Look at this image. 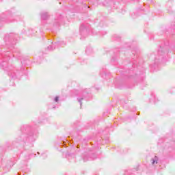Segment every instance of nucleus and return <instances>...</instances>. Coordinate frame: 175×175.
<instances>
[{"label":"nucleus","mask_w":175,"mask_h":175,"mask_svg":"<svg viewBox=\"0 0 175 175\" xmlns=\"http://www.w3.org/2000/svg\"><path fill=\"white\" fill-rule=\"evenodd\" d=\"M14 21H16V18L13 17L11 11H8L0 15V27H2L3 24H10V23H14Z\"/></svg>","instance_id":"nucleus-1"},{"label":"nucleus","mask_w":175,"mask_h":175,"mask_svg":"<svg viewBox=\"0 0 175 175\" xmlns=\"http://www.w3.org/2000/svg\"><path fill=\"white\" fill-rule=\"evenodd\" d=\"M62 44H63L62 42H55L52 45L48 46V50H50L51 51L53 50H55V49H58V47H59V46H61Z\"/></svg>","instance_id":"nucleus-2"},{"label":"nucleus","mask_w":175,"mask_h":175,"mask_svg":"<svg viewBox=\"0 0 175 175\" xmlns=\"http://www.w3.org/2000/svg\"><path fill=\"white\" fill-rule=\"evenodd\" d=\"M83 162H87V161H94V159H96V157L95 154H92V157L85 154L83 156Z\"/></svg>","instance_id":"nucleus-3"},{"label":"nucleus","mask_w":175,"mask_h":175,"mask_svg":"<svg viewBox=\"0 0 175 175\" xmlns=\"http://www.w3.org/2000/svg\"><path fill=\"white\" fill-rule=\"evenodd\" d=\"M36 140V135H34L33 133H30L26 137V142H35Z\"/></svg>","instance_id":"nucleus-4"},{"label":"nucleus","mask_w":175,"mask_h":175,"mask_svg":"<svg viewBox=\"0 0 175 175\" xmlns=\"http://www.w3.org/2000/svg\"><path fill=\"white\" fill-rule=\"evenodd\" d=\"M79 31L81 35H84V33L87 32V27H85V25L84 24L81 25L79 27Z\"/></svg>","instance_id":"nucleus-5"},{"label":"nucleus","mask_w":175,"mask_h":175,"mask_svg":"<svg viewBox=\"0 0 175 175\" xmlns=\"http://www.w3.org/2000/svg\"><path fill=\"white\" fill-rule=\"evenodd\" d=\"M3 58H4V61L3 62L1 66H3V68H6V65L8 64L6 61H8V59H10V56L6 54L5 56L3 57Z\"/></svg>","instance_id":"nucleus-6"},{"label":"nucleus","mask_w":175,"mask_h":175,"mask_svg":"<svg viewBox=\"0 0 175 175\" xmlns=\"http://www.w3.org/2000/svg\"><path fill=\"white\" fill-rule=\"evenodd\" d=\"M49 17H50V16L49 15L48 12H44L41 13L42 20H48Z\"/></svg>","instance_id":"nucleus-7"},{"label":"nucleus","mask_w":175,"mask_h":175,"mask_svg":"<svg viewBox=\"0 0 175 175\" xmlns=\"http://www.w3.org/2000/svg\"><path fill=\"white\" fill-rule=\"evenodd\" d=\"M151 162L152 165H154V163H158V157L155 156L153 159H151Z\"/></svg>","instance_id":"nucleus-8"},{"label":"nucleus","mask_w":175,"mask_h":175,"mask_svg":"<svg viewBox=\"0 0 175 175\" xmlns=\"http://www.w3.org/2000/svg\"><path fill=\"white\" fill-rule=\"evenodd\" d=\"M61 20H62V16H60L58 19L55 20L54 25H55V26L59 25V21H61Z\"/></svg>","instance_id":"nucleus-9"},{"label":"nucleus","mask_w":175,"mask_h":175,"mask_svg":"<svg viewBox=\"0 0 175 175\" xmlns=\"http://www.w3.org/2000/svg\"><path fill=\"white\" fill-rule=\"evenodd\" d=\"M163 54H165V51H163L162 50V48H160V49H159V55L160 57H161V56L163 55Z\"/></svg>","instance_id":"nucleus-10"},{"label":"nucleus","mask_w":175,"mask_h":175,"mask_svg":"<svg viewBox=\"0 0 175 175\" xmlns=\"http://www.w3.org/2000/svg\"><path fill=\"white\" fill-rule=\"evenodd\" d=\"M78 99V102L81 106V107L83 106V103H81V101L84 99V98H77Z\"/></svg>","instance_id":"nucleus-11"},{"label":"nucleus","mask_w":175,"mask_h":175,"mask_svg":"<svg viewBox=\"0 0 175 175\" xmlns=\"http://www.w3.org/2000/svg\"><path fill=\"white\" fill-rule=\"evenodd\" d=\"M13 57H17L20 59V52L18 53L16 52H14L13 54Z\"/></svg>","instance_id":"nucleus-12"},{"label":"nucleus","mask_w":175,"mask_h":175,"mask_svg":"<svg viewBox=\"0 0 175 175\" xmlns=\"http://www.w3.org/2000/svg\"><path fill=\"white\" fill-rule=\"evenodd\" d=\"M14 35V34H13V33L7 34V35L5 36V39H8V38H13Z\"/></svg>","instance_id":"nucleus-13"},{"label":"nucleus","mask_w":175,"mask_h":175,"mask_svg":"<svg viewBox=\"0 0 175 175\" xmlns=\"http://www.w3.org/2000/svg\"><path fill=\"white\" fill-rule=\"evenodd\" d=\"M113 40H120V36H118L117 35H114L113 36Z\"/></svg>","instance_id":"nucleus-14"},{"label":"nucleus","mask_w":175,"mask_h":175,"mask_svg":"<svg viewBox=\"0 0 175 175\" xmlns=\"http://www.w3.org/2000/svg\"><path fill=\"white\" fill-rule=\"evenodd\" d=\"M59 99V97L56 96V97L55 98V102H58Z\"/></svg>","instance_id":"nucleus-15"},{"label":"nucleus","mask_w":175,"mask_h":175,"mask_svg":"<svg viewBox=\"0 0 175 175\" xmlns=\"http://www.w3.org/2000/svg\"><path fill=\"white\" fill-rule=\"evenodd\" d=\"M85 53H86V54H88V49H86V50H85Z\"/></svg>","instance_id":"nucleus-16"},{"label":"nucleus","mask_w":175,"mask_h":175,"mask_svg":"<svg viewBox=\"0 0 175 175\" xmlns=\"http://www.w3.org/2000/svg\"><path fill=\"white\" fill-rule=\"evenodd\" d=\"M36 154H31L30 157H35Z\"/></svg>","instance_id":"nucleus-17"}]
</instances>
